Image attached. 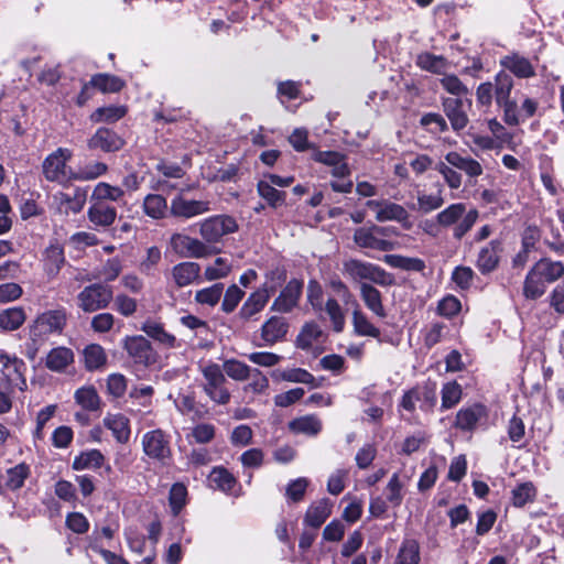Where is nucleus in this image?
Masks as SVG:
<instances>
[{
    "mask_svg": "<svg viewBox=\"0 0 564 564\" xmlns=\"http://www.w3.org/2000/svg\"><path fill=\"white\" fill-rule=\"evenodd\" d=\"M564 276V264L550 258H541L529 270L524 283L523 295L528 300H536L546 291V284L554 283Z\"/></svg>",
    "mask_w": 564,
    "mask_h": 564,
    "instance_id": "nucleus-1",
    "label": "nucleus"
},
{
    "mask_svg": "<svg viewBox=\"0 0 564 564\" xmlns=\"http://www.w3.org/2000/svg\"><path fill=\"white\" fill-rule=\"evenodd\" d=\"M67 323V313L65 308H56L43 312L37 315L30 325L29 337L33 341V356L37 354L40 347L45 344L51 336L62 335Z\"/></svg>",
    "mask_w": 564,
    "mask_h": 564,
    "instance_id": "nucleus-2",
    "label": "nucleus"
},
{
    "mask_svg": "<svg viewBox=\"0 0 564 564\" xmlns=\"http://www.w3.org/2000/svg\"><path fill=\"white\" fill-rule=\"evenodd\" d=\"M479 213L477 209L466 210L463 203L451 204L436 215V221L442 227L454 226L453 236L460 240L476 224Z\"/></svg>",
    "mask_w": 564,
    "mask_h": 564,
    "instance_id": "nucleus-3",
    "label": "nucleus"
},
{
    "mask_svg": "<svg viewBox=\"0 0 564 564\" xmlns=\"http://www.w3.org/2000/svg\"><path fill=\"white\" fill-rule=\"evenodd\" d=\"M343 273L354 282L369 281L371 283L388 286L393 283V278L381 267L361 261L358 259H349L343 263Z\"/></svg>",
    "mask_w": 564,
    "mask_h": 564,
    "instance_id": "nucleus-4",
    "label": "nucleus"
},
{
    "mask_svg": "<svg viewBox=\"0 0 564 564\" xmlns=\"http://www.w3.org/2000/svg\"><path fill=\"white\" fill-rule=\"evenodd\" d=\"M204 381L202 388L208 398L220 405H225L230 401V391L226 387L227 380L223 369L217 364H208L202 368Z\"/></svg>",
    "mask_w": 564,
    "mask_h": 564,
    "instance_id": "nucleus-5",
    "label": "nucleus"
},
{
    "mask_svg": "<svg viewBox=\"0 0 564 564\" xmlns=\"http://www.w3.org/2000/svg\"><path fill=\"white\" fill-rule=\"evenodd\" d=\"M512 87L513 79L509 74L505 72L497 74L494 86L496 102L503 108L506 123L517 126L519 123L518 105L510 99Z\"/></svg>",
    "mask_w": 564,
    "mask_h": 564,
    "instance_id": "nucleus-6",
    "label": "nucleus"
},
{
    "mask_svg": "<svg viewBox=\"0 0 564 564\" xmlns=\"http://www.w3.org/2000/svg\"><path fill=\"white\" fill-rule=\"evenodd\" d=\"M141 443L143 452L149 458L159 462L163 466L170 464L172 449L170 438L165 432L160 429L149 431L143 434Z\"/></svg>",
    "mask_w": 564,
    "mask_h": 564,
    "instance_id": "nucleus-7",
    "label": "nucleus"
},
{
    "mask_svg": "<svg viewBox=\"0 0 564 564\" xmlns=\"http://www.w3.org/2000/svg\"><path fill=\"white\" fill-rule=\"evenodd\" d=\"M112 300V291L108 285L94 283L84 288L77 295V305L86 313L106 308Z\"/></svg>",
    "mask_w": 564,
    "mask_h": 564,
    "instance_id": "nucleus-8",
    "label": "nucleus"
},
{
    "mask_svg": "<svg viewBox=\"0 0 564 564\" xmlns=\"http://www.w3.org/2000/svg\"><path fill=\"white\" fill-rule=\"evenodd\" d=\"M72 151L67 148H58L50 153L42 163L44 177L50 182L63 183L69 178L67 175V162L72 159Z\"/></svg>",
    "mask_w": 564,
    "mask_h": 564,
    "instance_id": "nucleus-9",
    "label": "nucleus"
},
{
    "mask_svg": "<svg viewBox=\"0 0 564 564\" xmlns=\"http://www.w3.org/2000/svg\"><path fill=\"white\" fill-rule=\"evenodd\" d=\"M238 225L234 217L217 215L200 223L199 234L207 242H217L225 235L237 231Z\"/></svg>",
    "mask_w": 564,
    "mask_h": 564,
    "instance_id": "nucleus-10",
    "label": "nucleus"
},
{
    "mask_svg": "<svg viewBox=\"0 0 564 564\" xmlns=\"http://www.w3.org/2000/svg\"><path fill=\"white\" fill-rule=\"evenodd\" d=\"M25 369L22 359L6 352L0 354V372L9 387L18 388L20 391L26 390Z\"/></svg>",
    "mask_w": 564,
    "mask_h": 564,
    "instance_id": "nucleus-11",
    "label": "nucleus"
},
{
    "mask_svg": "<svg viewBox=\"0 0 564 564\" xmlns=\"http://www.w3.org/2000/svg\"><path fill=\"white\" fill-rule=\"evenodd\" d=\"M209 200L188 199L182 193L170 203V215L178 219H191L210 212Z\"/></svg>",
    "mask_w": 564,
    "mask_h": 564,
    "instance_id": "nucleus-12",
    "label": "nucleus"
},
{
    "mask_svg": "<svg viewBox=\"0 0 564 564\" xmlns=\"http://www.w3.org/2000/svg\"><path fill=\"white\" fill-rule=\"evenodd\" d=\"M276 284L265 282L257 291L252 292L239 310L238 317L243 322L254 319L264 308L270 296L275 292Z\"/></svg>",
    "mask_w": 564,
    "mask_h": 564,
    "instance_id": "nucleus-13",
    "label": "nucleus"
},
{
    "mask_svg": "<svg viewBox=\"0 0 564 564\" xmlns=\"http://www.w3.org/2000/svg\"><path fill=\"white\" fill-rule=\"evenodd\" d=\"M384 234L386 228L383 227H360L354 232V241L360 248L373 249L378 251H390L393 249V243L381 238V236H384Z\"/></svg>",
    "mask_w": 564,
    "mask_h": 564,
    "instance_id": "nucleus-14",
    "label": "nucleus"
},
{
    "mask_svg": "<svg viewBox=\"0 0 564 564\" xmlns=\"http://www.w3.org/2000/svg\"><path fill=\"white\" fill-rule=\"evenodd\" d=\"M124 349L134 364L148 367L156 361V355L143 336L127 337Z\"/></svg>",
    "mask_w": 564,
    "mask_h": 564,
    "instance_id": "nucleus-15",
    "label": "nucleus"
},
{
    "mask_svg": "<svg viewBox=\"0 0 564 564\" xmlns=\"http://www.w3.org/2000/svg\"><path fill=\"white\" fill-rule=\"evenodd\" d=\"M303 282L297 279L290 280L273 301L271 311L289 313L297 306L302 295Z\"/></svg>",
    "mask_w": 564,
    "mask_h": 564,
    "instance_id": "nucleus-16",
    "label": "nucleus"
},
{
    "mask_svg": "<svg viewBox=\"0 0 564 564\" xmlns=\"http://www.w3.org/2000/svg\"><path fill=\"white\" fill-rule=\"evenodd\" d=\"M502 250V241L499 239H494L486 246L481 247L476 259V268L478 271L481 274H489L494 272L499 265Z\"/></svg>",
    "mask_w": 564,
    "mask_h": 564,
    "instance_id": "nucleus-17",
    "label": "nucleus"
},
{
    "mask_svg": "<svg viewBox=\"0 0 564 564\" xmlns=\"http://www.w3.org/2000/svg\"><path fill=\"white\" fill-rule=\"evenodd\" d=\"M171 248L181 257L203 258L206 256V245L187 235L175 232L170 239Z\"/></svg>",
    "mask_w": 564,
    "mask_h": 564,
    "instance_id": "nucleus-18",
    "label": "nucleus"
},
{
    "mask_svg": "<svg viewBox=\"0 0 564 564\" xmlns=\"http://www.w3.org/2000/svg\"><path fill=\"white\" fill-rule=\"evenodd\" d=\"M366 205L376 212L378 221L394 220L403 223L409 219V213L402 205L388 200H368Z\"/></svg>",
    "mask_w": 564,
    "mask_h": 564,
    "instance_id": "nucleus-19",
    "label": "nucleus"
},
{
    "mask_svg": "<svg viewBox=\"0 0 564 564\" xmlns=\"http://www.w3.org/2000/svg\"><path fill=\"white\" fill-rule=\"evenodd\" d=\"M486 417V406L475 403L473 405L462 408L457 412L454 426L464 432H471L476 430L478 423Z\"/></svg>",
    "mask_w": 564,
    "mask_h": 564,
    "instance_id": "nucleus-20",
    "label": "nucleus"
},
{
    "mask_svg": "<svg viewBox=\"0 0 564 564\" xmlns=\"http://www.w3.org/2000/svg\"><path fill=\"white\" fill-rule=\"evenodd\" d=\"M124 144L123 139L115 131L107 128H99L88 140V148L99 149L104 152L119 151Z\"/></svg>",
    "mask_w": 564,
    "mask_h": 564,
    "instance_id": "nucleus-21",
    "label": "nucleus"
},
{
    "mask_svg": "<svg viewBox=\"0 0 564 564\" xmlns=\"http://www.w3.org/2000/svg\"><path fill=\"white\" fill-rule=\"evenodd\" d=\"M313 160L332 167L334 177L344 178L350 174L345 155L337 151H317L313 154Z\"/></svg>",
    "mask_w": 564,
    "mask_h": 564,
    "instance_id": "nucleus-22",
    "label": "nucleus"
},
{
    "mask_svg": "<svg viewBox=\"0 0 564 564\" xmlns=\"http://www.w3.org/2000/svg\"><path fill=\"white\" fill-rule=\"evenodd\" d=\"M359 294L365 306L377 317L386 318L387 311L383 306L382 294L371 283L362 282L359 284Z\"/></svg>",
    "mask_w": 564,
    "mask_h": 564,
    "instance_id": "nucleus-23",
    "label": "nucleus"
},
{
    "mask_svg": "<svg viewBox=\"0 0 564 564\" xmlns=\"http://www.w3.org/2000/svg\"><path fill=\"white\" fill-rule=\"evenodd\" d=\"M444 112L455 131L466 128L468 117L464 109V101L460 98H445L443 100Z\"/></svg>",
    "mask_w": 564,
    "mask_h": 564,
    "instance_id": "nucleus-24",
    "label": "nucleus"
},
{
    "mask_svg": "<svg viewBox=\"0 0 564 564\" xmlns=\"http://www.w3.org/2000/svg\"><path fill=\"white\" fill-rule=\"evenodd\" d=\"M53 200L59 205V208H64V212L68 214H77L83 210L87 200V189L76 187L74 194L70 196L66 193L58 192L53 196Z\"/></svg>",
    "mask_w": 564,
    "mask_h": 564,
    "instance_id": "nucleus-25",
    "label": "nucleus"
},
{
    "mask_svg": "<svg viewBox=\"0 0 564 564\" xmlns=\"http://www.w3.org/2000/svg\"><path fill=\"white\" fill-rule=\"evenodd\" d=\"M289 325L283 317L272 316L261 327V338L265 345L272 346L282 340L288 333Z\"/></svg>",
    "mask_w": 564,
    "mask_h": 564,
    "instance_id": "nucleus-26",
    "label": "nucleus"
},
{
    "mask_svg": "<svg viewBox=\"0 0 564 564\" xmlns=\"http://www.w3.org/2000/svg\"><path fill=\"white\" fill-rule=\"evenodd\" d=\"M90 205L87 212V217L90 223L99 227H110L117 218V210L115 207L106 203L96 202Z\"/></svg>",
    "mask_w": 564,
    "mask_h": 564,
    "instance_id": "nucleus-27",
    "label": "nucleus"
},
{
    "mask_svg": "<svg viewBox=\"0 0 564 564\" xmlns=\"http://www.w3.org/2000/svg\"><path fill=\"white\" fill-rule=\"evenodd\" d=\"M446 162L455 169L463 171L469 178L478 177L484 170L481 164L470 156H464L456 151H451L445 155Z\"/></svg>",
    "mask_w": 564,
    "mask_h": 564,
    "instance_id": "nucleus-28",
    "label": "nucleus"
},
{
    "mask_svg": "<svg viewBox=\"0 0 564 564\" xmlns=\"http://www.w3.org/2000/svg\"><path fill=\"white\" fill-rule=\"evenodd\" d=\"M73 362V350L64 346L51 349L45 358V367L54 372H63Z\"/></svg>",
    "mask_w": 564,
    "mask_h": 564,
    "instance_id": "nucleus-29",
    "label": "nucleus"
},
{
    "mask_svg": "<svg viewBox=\"0 0 564 564\" xmlns=\"http://www.w3.org/2000/svg\"><path fill=\"white\" fill-rule=\"evenodd\" d=\"M333 503L323 498L312 503L306 510L304 523L314 529H318L332 513Z\"/></svg>",
    "mask_w": 564,
    "mask_h": 564,
    "instance_id": "nucleus-30",
    "label": "nucleus"
},
{
    "mask_svg": "<svg viewBox=\"0 0 564 564\" xmlns=\"http://www.w3.org/2000/svg\"><path fill=\"white\" fill-rule=\"evenodd\" d=\"M200 267L196 262H181L173 267L172 278L176 286L184 288L198 279Z\"/></svg>",
    "mask_w": 564,
    "mask_h": 564,
    "instance_id": "nucleus-31",
    "label": "nucleus"
},
{
    "mask_svg": "<svg viewBox=\"0 0 564 564\" xmlns=\"http://www.w3.org/2000/svg\"><path fill=\"white\" fill-rule=\"evenodd\" d=\"M142 209L148 217L154 220L163 219L170 214L167 200L160 194H148L143 199Z\"/></svg>",
    "mask_w": 564,
    "mask_h": 564,
    "instance_id": "nucleus-32",
    "label": "nucleus"
},
{
    "mask_svg": "<svg viewBox=\"0 0 564 564\" xmlns=\"http://www.w3.org/2000/svg\"><path fill=\"white\" fill-rule=\"evenodd\" d=\"M354 311H352V326L354 332L358 336L365 337H380V329L376 327L369 317L360 310L359 304L354 301Z\"/></svg>",
    "mask_w": 564,
    "mask_h": 564,
    "instance_id": "nucleus-33",
    "label": "nucleus"
},
{
    "mask_svg": "<svg viewBox=\"0 0 564 564\" xmlns=\"http://www.w3.org/2000/svg\"><path fill=\"white\" fill-rule=\"evenodd\" d=\"M65 262L64 250L58 245H51L44 251L43 268L48 278H55Z\"/></svg>",
    "mask_w": 564,
    "mask_h": 564,
    "instance_id": "nucleus-34",
    "label": "nucleus"
},
{
    "mask_svg": "<svg viewBox=\"0 0 564 564\" xmlns=\"http://www.w3.org/2000/svg\"><path fill=\"white\" fill-rule=\"evenodd\" d=\"M104 424L112 432L117 442L124 444L130 438L129 420L123 414H107L104 419Z\"/></svg>",
    "mask_w": 564,
    "mask_h": 564,
    "instance_id": "nucleus-35",
    "label": "nucleus"
},
{
    "mask_svg": "<svg viewBox=\"0 0 564 564\" xmlns=\"http://www.w3.org/2000/svg\"><path fill=\"white\" fill-rule=\"evenodd\" d=\"M501 64L505 68L510 70L519 78H530L535 75L531 62L528 58L520 56L518 54L506 56L501 61Z\"/></svg>",
    "mask_w": 564,
    "mask_h": 564,
    "instance_id": "nucleus-36",
    "label": "nucleus"
},
{
    "mask_svg": "<svg viewBox=\"0 0 564 564\" xmlns=\"http://www.w3.org/2000/svg\"><path fill=\"white\" fill-rule=\"evenodd\" d=\"M289 427L294 433L314 436L321 432L322 421L315 415H304L291 421Z\"/></svg>",
    "mask_w": 564,
    "mask_h": 564,
    "instance_id": "nucleus-37",
    "label": "nucleus"
},
{
    "mask_svg": "<svg viewBox=\"0 0 564 564\" xmlns=\"http://www.w3.org/2000/svg\"><path fill=\"white\" fill-rule=\"evenodd\" d=\"M26 315L22 307H10L0 313V328L6 332L19 329L25 322Z\"/></svg>",
    "mask_w": 564,
    "mask_h": 564,
    "instance_id": "nucleus-38",
    "label": "nucleus"
},
{
    "mask_svg": "<svg viewBox=\"0 0 564 564\" xmlns=\"http://www.w3.org/2000/svg\"><path fill=\"white\" fill-rule=\"evenodd\" d=\"M74 399L86 411H98L101 400L93 386L82 387L75 391Z\"/></svg>",
    "mask_w": 564,
    "mask_h": 564,
    "instance_id": "nucleus-39",
    "label": "nucleus"
},
{
    "mask_svg": "<svg viewBox=\"0 0 564 564\" xmlns=\"http://www.w3.org/2000/svg\"><path fill=\"white\" fill-rule=\"evenodd\" d=\"M210 487L229 492L236 485V478L226 468L219 466L214 467L208 476Z\"/></svg>",
    "mask_w": 564,
    "mask_h": 564,
    "instance_id": "nucleus-40",
    "label": "nucleus"
},
{
    "mask_svg": "<svg viewBox=\"0 0 564 564\" xmlns=\"http://www.w3.org/2000/svg\"><path fill=\"white\" fill-rule=\"evenodd\" d=\"M89 84L102 93H117L124 86L120 77L110 74H96L90 78Z\"/></svg>",
    "mask_w": 564,
    "mask_h": 564,
    "instance_id": "nucleus-41",
    "label": "nucleus"
},
{
    "mask_svg": "<svg viewBox=\"0 0 564 564\" xmlns=\"http://www.w3.org/2000/svg\"><path fill=\"white\" fill-rule=\"evenodd\" d=\"M141 329L149 337L167 347H174L175 345L176 338L172 334L167 333L161 323L155 321H147L142 325Z\"/></svg>",
    "mask_w": 564,
    "mask_h": 564,
    "instance_id": "nucleus-42",
    "label": "nucleus"
},
{
    "mask_svg": "<svg viewBox=\"0 0 564 564\" xmlns=\"http://www.w3.org/2000/svg\"><path fill=\"white\" fill-rule=\"evenodd\" d=\"M123 195L124 191L121 187L100 182L95 186L90 199L101 203L106 200L118 202Z\"/></svg>",
    "mask_w": 564,
    "mask_h": 564,
    "instance_id": "nucleus-43",
    "label": "nucleus"
},
{
    "mask_svg": "<svg viewBox=\"0 0 564 564\" xmlns=\"http://www.w3.org/2000/svg\"><path fill=\"white\" fill-rule=\"evenodd\" d=\"M384 261L393 268L405 271L422 272L425 269V262L420 258L389 254L386 256Z\"/></svg>",
    "mask_w": 564,
    "mask_h": 564,
    "instance_id": "nucleus-44",
    "label": "nucleus"
},
{
    "mask_svg": "<svg viewBox=\"0 0 564 564\" xmlns=\"http://www.w3.org/2000/svg\"><path fill=\"white\" fill-rule=\"evenodd\" d=\"M257 191L259 196L273 208L283 205L285 202V193L276 189L270 182L260 181Z\"/></svg>",
    "mask_w": 564,
    "mask_h": 564,
    "instance_id": "nucleus-45",
    "label": "nucleus"
},
{
    "mask_svg": "<svg viewBox=\"0 0 564 564\" xmlns=\"http://www.w3.org/2000/svg\"><path fill=\"white\" fill-rule=\"evenodd\" d=\"M30 475V468L25 464H18L9 468L4 477V487L10 490H17L24 485L25 479Z\"/></svg>",
    "mask_w": 564,
    "mask_h": 564,
    "instance_id": "nucleus-46",
    "label": "nucleus"
},
{
    "mask_svg": "<svg viewBox=\"0 0 564 564\" xmlns=\"http://www.w3.org/2000/svg\"><path fill=\"white\" fill-rule=\"evenodd\" d=\"M104 463V455L98 449H91L82 453L73 460L72 467L74 470H84L89 468H99Z\"/></svg>",
    "mask_w": 564,
    "mask_h": 564,
    "instance_id": "nucleus-47",
    "label": "nucleus"
},
{
    "mask_svg": "<svg viewBox=\"0 0 564 564\" xmlns=\"http://www.w3.org/2000/svg\"><path fill=\"white\" fill-rule=\"evenodd\" d=\"M85 367L88 370H97L105 366L107 356L104 348L98 344L88 345L84 349Z\"/></svg>",
    "mask_w": 564,
    "mask_h": 564,
    "instance_id": "nucleus-48",
    "label": "nucleus"
},
{
    "mask_svg": "<svg viewBox=\"0 0 564 564\" xmlns=\"http://www.w3.org/2000/svg\"><path fill=\"white\" fill-rule=\"evenodd\" d=\"M108 170L107 164L102 162H91L80 167L76 173L69 175V180L75 181H93L106 174Z\"/></svg>",
    "mask_w": 564,
    "mask_h": 564,
    "instance_id": "nucleus-49",
    "label": "nucleus"
},
{
    "mask_svg": "<svg viewBox=\"0 0 564 564\" xmlns=\"http://www.w3.org/2000/svg\"><path fill=\"white\" fill-rule=\"evenodd\" d=\"M444 205L442 187L435 194L419 193L417 210L423 214L432 213Z\"/></svg>",
    "mask_w": 564,
    "mask_h": 564,
    "instance_id": "nucleus-50",
    "label": "nucleus"
},
{
    "mask_svg": "<svg viewBox=\"0 0 564 564\" xmlns=\"http://www.w3.org/2000/svg\"><path fill=\"white\" fill-rule=\"evenodd\" d=\"M324 310L327 313V315L332 322L333 329L336 333L343 332L344 327H345L346 318H345V313H344L341 306L339 305L338 301L334 297H329L325 303Z\"/></svg>",
    "mask_w": 564,
    "mask_h": 564,
    "instance_id": "nucleus-51",
    "label": "nucleus"
},
{
    "mask_svg": "<svg viewBox=\"0 0 564 564\" xmlns=\"http://www.w3.org/2000/svg\"><path fill=\"white\" fill-rule=\"evenodd\" d=\"M127 112L123 106H108L96 109L90 120L94 122H115L124 117Z\"/></svg>",
    "mask_w": 564,
    "mask_h": 564,
    "instance_id": "nucleus-52",
    "label": "nucleus"
},
{
    "mask_svg": "<svg viewBox=\"0 0 564 564\" xmlns=\"http://www.w3.org/2000/svg\"><path fill=\"white\" fill-rule=\"evenodd\" d=\"M420 547L415 540L403 541L395 564H419Z\"/></svg>",
    "mask_w": 564,
    "mask_h": 564,
    "instance_id": "nucleus-53",
    "label": "nucleus"
},
{
    "mask_svg": "<svg viewBox=\"0 0 564 564\" xmlns=\"http://www.w3.org/2000/svg\"><path fill=\"white\" fill-rule=\"evenodd\" d=\"M224 292L223 283H215L212 286L198 290L195 294V301L203 305L215 306Z\"/></svg>",
    "mask_w": 564,
    "mask_h": 564,
    "instance_id": "nucleus-54",
    "label": "nucleus"
},
{
    "mask_svg": "<svg viewBox=\"0 0 564 564\" xmlns=\"http://www.w3.org/2000/svg\"><path fill=\"white\" fill-rule=\"evenodd\" d=\"M535 495L536 489L532 482H522L512 490V503L514 507H523L528 502L533 501Z\"/></svg>",
    "mask_w": 564,
    "mask_h": 564,
    "instance_id": "nucleus-55",
    "label": "nucleus"
},
{
    "mask_svg": "<svg viewBox=\"0 0 564 564\" xmlns=\"http://www.w3.org/2000/svg\"><path fill=\"white\" fill-rule=\"evenodd\" d=\"M462 388L456 381L447 382L442 388V409L455 406L462 399Z\"/></svg>",
    "mask_w": 564,
    "mask_h": 564,
    "instance_id": "nucleus-56",
    "label": "nucleus"
},
{
    "mask_svg": "<svg viewBox=\"0 0 564 564\" xmlns=\"http://www.w3.org/2000/svg\"><path fill=\"white\" fill-rule=\"evenodd\" d=\"M322 335L319 326L315 323H307L296 338L297 347L310 349L315 340Z\"/></svg>",
    "mask_w": 564,
    "mask_h": 564,
    "instance_id": "nucleus-57",
    "label": "nucleus"
},
{
    "mask_svg": "<svg viewBox=\"0 0 564 564\" xmlns=\"http://www.w3.org/2000/svg\"><path fill=\"white\" fill-rule=\"evenodd\" d=\"M221 369L229 378L237 381H243L250 376L249 366L235 359L225 361Z\"/></svg>",
    "mask_w": 564,
    "mask_h": 564,
    "instance_id": "nucleus-58",
    "label": "nucleus"
},
{
    "mask_svg": "<svg viewBox=\"0 0 564 564\" xmlns=\"http://www.w3.org/2000/svg\"><path fill=\"white\" fill-rule=\"evenodd\" d=\"M416 65L424 70L441 73L445 66V59L442 56L424 52L417 55Z\"/></svg>",
    "mask_w": 564,
    "mask_h": 564,
    "instance_id": "nucleus-59",
    "label": "nucleus"
},
{
    "mask_svg": "<svg viewBox=\"0 0 564 564\" xmlns=\"http://www.w3.org/2000/svg\"><path fill=\"white\" fill-rule=\"evenodd\" d=\"M231 271V264L225 258H217L213 264L205 269V278L215 281L227 276Z\"/></svg>",
    "mask_w": 564,
    "mask_h": 564,
    "instance_id": "nucleus-60",
    "label": "nucleus"
},
{
    "mask_svg": "<svg viewBox=\"0 0 564 564\" xmlns=\"http://www.w3.org/2000/svg\"><path fill=\"white\" fill-rule=\"evenodd\" d=\"M402 488L403 485L400 481L399 474H393L386 487V500L393 507H398L402 502Z\"/></svg>",
    "mask_w": 564,
    "mask_h": 564,
    "instance_id": "nucleus-61",
    "label": "nucleus"
},
{
    "mask_svg": "<svg viewBox=\"0 0 564 564\" xmlns=\"http://www.w3.org/2000/svg\"><path fill=\"white\" fill-rule=\"evenodd\" d=\"M282 379L289 382H297L310 384L311 387H317L315 378L307 370L302 368L289 369L282 372Z\"/></svg>",
    "mask_w": 564,
    "mask_h": 564,
    "instance_id": "nucleus-62",
    "label": "nucleus"
},
{
    "mask_svg": "<svg viewBox=\"0 0 564 564\" xmlns=\"http://www.w3.org/2000/svg\"><path fill=\"white\" fill-rule=\"evenodd\" d=\"M245 292L236 284L230 285L224 296L221 303V310L225 313H231L235 311L239 302L242 300Z\"/></svg>",
    "mask_w": 564,
    "mask_h": 564,
    "instance_id": "nucleus-63",
    "label": "nucleus"
},
{
    "mask_svg": "<svg viewBox=\"0 0 564 564\" xmlns=\"http://www.w3.org/2000/svg\"><path fill=\"white\" fill-rule=\"evenodd\" d=\"M187 489L183 484L176 482L171 487L170 490V506L173 512L176 514L181 511L186 502Z\"/></svg>",
    "mask_w": 564,
    "mask_h": 564,
    "instance_id": "nucleus-64",
    "label": "nucleus"
}]
</instances>
